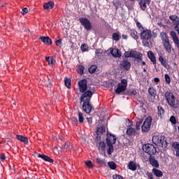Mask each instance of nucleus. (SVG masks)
I'll return each instance as SVG.
<instances>
[{"instance_id": "2", "label": "nucleus", "mask_w": 179, "mask_h": 179, "mask_svg": "<svg viewBox=\"0 0 179 179\" xmlns=\"http://www.w3.org/2000/svg\"><path fill=\"white\" fill-rule=\"evenodd\" d=\"M142 44L144 47L152 48V31L143 30L141 33Z\"/></svg>"}, {"instance_id": "59", "label": "nucleus", "mask_w": 179, "mask_h": 179, "mask_svg": "<svg viewBox=\"0 0 179 179\" xmlns=\"http://www.w3.org/2000/svg\"><path fill=\"white\" fill-rule=\"evenodd\" d=\"M87 120L89 124H92V117H87Z\"/></svg>"}, {"instance_id": "27", "label": "nucleus", "mask_w": 179, "mask_h": 179, "mask_svg": "<svg viewBox=\"0 0 179 179\" xmlns=\"http://www.w3.org/2000/svg\"><path fill=\"white\" fill-rule=\"evenodd\" d=\"M148 58H150L151 62L155 64L156 62V57H155V54L152 52V51H149L148 52Z\"/></svg>"}, {"instance_id": "26", "label": "nucleus", "mask_w": 179, "mask_h": 179, "mask_svg": "<svg viewBox=\"0 0 179 179\" xmlns=\"http://www.w3.org/2000/svg\"><path fill=\"white\" fill-rule=\"evenodd\" d=\"M138 3L140 8H141V10H146V8H148V3L146 2V1L141 0Z\"/></svg>"}, {"instance_id": "63", "label": "nucleus", "mask_w": 179, "mask_h": 179, "mask_svg": "<svg viewBox=\"0 0 179 179\" xmlns=\"http://www.w3.org/2000/svg\"><path fill=\"white\" fill-rule=\"evenodd\" d=\"M142 64H143V65H145V62H143Z\"/></svg>"}, {"instance_id": "20", "label": "nucleus", "mask_w": 179, "mask_h": 179, "mask_svg": "<svg viewBox=\"0 0 179 179\" xmlns=\"http://www.w3.org/2000/svg\"><path fill=\"white\" fill-rule=\"evenodd\" d=\"M129 170H131V171H136V169H138V164L134 162H129L128 164Z\"/></svg>"}, {"instance_id": "1", "label": "nucleus", "mask_w": 179, "mask_h": 179, "mask_svg": "<svg viewBox=\"0 0 179 179\" xmlns=\"http://www.w3.org/2000/svg\"><path fill=\"white\" fill-rule=\"evenodd\" d=\"M92 96H93V93L90 90H88L83 94L80 97V101H83V110L87 114L90 113V111H92V106H90V100L92 99Z\"/></svg>"}, {"instance_id": "53", "label": "nucleus", "mask_w": 179, "mask_h": 179, "mask_svg": "<svg viewBox=\"0 0 179 179\" xmlns=\"http://www.w3.org/2000/svg\"><path fill=\"white\" fill-rule=\"evenodd\" d=\"M69 148V143H65L64 145L62 147V150H66V149H68Z\"/></svg>"}, {"instance_id": "31", "label": "nucleus", "mask_w": 179, "mask_h": 179, "mask_svg": "<svg viewBox=\"0 0 179 179\" xmlns=\"http://www.w3.org/2000/svg\"><path fill=\"white\" fill-rule=\"evenodd\" d=\"M44 9H52L54 8V3L49 1L43 5Z\"/></svg>"}, {"instance_id": "29", "label": "nucleus", "mask_w": 179, "mask_h": 179, "mask_svg": "<svg viewBox=\"0 0 179 179\" xmlns=\"http://www.w3.org/2000/svg\"><path fill=\"white\" fill-rule=\"evenodd\" d=\"M158 110V115L160 117V118H163V116L164 115V108L162 106L157 107Z\"/></svg>"}, {"instance_id": "47", "label": "nucleus", "mask_w": 179, "mask_h": 179, "mask_svg": "<svg viewBox=\"0 0 179 179\" xmlns=\"http://www.w3.org/2000/svg\"><path fill=\"white\" fill-rule=\"evenodd\" d=\"M70 121H71L72 124H73L74 125H78V119H76V117H71L70 118Z\"/></svg>"}, {"instance_id": "50", "label": "nucleus", "mask_w": 179, "mask_h": 179, "mask_svg": "<svg viewBox=\"0 0 179 179\" xmlns=\"http://www.w3.org/2000/svg\"><path fill=\"white\" fill-rule=\"evenodd\" d=\"M136 25L137 27H138V29L141 31H143V27L142 26V24H141V22H138L136 23Z\"/></svg>"}, {"instance_id": "38", "label": "nucleus", "mask_w": 179, "mask_h": 179, "mask_svg": "<svg viewBox=\"0 0 179 179\" xmlns=\"http://www.w3.org/2000/svg\"><path fill=\"white\" fill-rule=\"evenodd\" d=\"M108 166L111 170H115V169H117V164H115L114 162H108Z\"/></svg>"}, {"instance_id": "3", "label": "nucleus", "mask_w": 179, "mask_h": 179, "mask_svg": "<svg viewBox=\"0 0 179 179\" xmlns=\"http://www.w3.org/2000/svg\"><path fill=\"white\" fill-rule=\"evenodd\" d=\"M164 97L170 107H171L172 108H178V99L174 96V94H173V92H171V91L165 92Z\"/></svg>"}, {"instance_id": "30", "label": "nucleus", "mask_w": 179, "mask_h": 179, "mask_svg": "<svg viewBox=\"0 0 179 179\" xmlns=\"http://www.w3.org/2000/svg\"><path fill=\"white\" fill-rule=\"evenodd\" d=\"M99 150L105 152H106V143L100 142L98 147Z\"/></svg>"}, {"instance_id": "41", "label": "nucleus", "mask_w": 179, "mask_h": 179, "mask_svg": "<svg viewBox=\"0 0 179 179\" xmlns=\"http://www.w3.org/2000/svg\"><path fill=\"white\" fill-rule=\"evenodd\" d=\"M78 121L79 122H83L85 121V117H83V113L78 112Z\"/></svg>"}, {"instance_id": "55", "label": "nucleus", "mask_w": 179, "mask_h": 179, "mask_svg": "<svg viewBox=\"0 0 179 179\" xmlns=\"http://www.w3.org/2000/svg\"><path fill=\"white\" fill-rule=\"evenodd\" d=\"M130 94L131 96H136L137 92L135 90H132L131 91H130Z\"/></svg>"}, {"instance_id": "43", "label": "nucleus", "mask_w": 179, "mask_h": 179, "mask_svg": "<svg viewBox=\"0 0 179 179\" xmlns=\"http://www.w3.org/2000/svg\"><path fill=\"white\" fill-rule=\"evenodd\" d=\"M97 134H104L106 132V127H99L96 129Z\"/></svg>"}, {"instance_id": "12", "label": "nucleus", "mask_w": 179, "mask_h": 179, "mask_svg": "<svg viewBox=\"0 0 179 179\" xmlns=\"http://www.w3.org/2000/svg\"><path fill=\"white\" fill-rule=\"evenodd\" d=\"M115 142H117V137L111 133L108 134L106 138V143H110V145H114Z\"/></svg>"}, {"instance_id": "60", "label": "nucleus", "mask_w": 179, "mask_h": 179, "mask_svg": "<svg viewBox=\"0 0 179 179\" xmlns=\"http://www.w3.org/2000/svg\"><path fill=\"white\" fill-rule=\"evenodd\" d=\"M122 37L124 40H127V38H128V36L127 35H122Z\"/></svg>"}, {"instance_id": "44", "label": "nucleus", "mask_w": 179, "mask_h": 179, "mask_svg": "<svg viewBox=\"0 0 179 179\" xmlns=\"http://www.w3.org/2000/svg\"><path fill=\"white\" fill-rule=\"evenodd\" d=\"M165 82L168 85H170V83H171V79L170 78V76H169V74H165Z\"/></svg>"}, {"instance_id": "56", "label": "nucleus", "mask_w": 179, "mask_h": 179, "mask_svg": "<svg viewBox=\"0 0 179 179\" xmlns=\"http://www.w3.org/2000/svg\"><path fill=\"white\" fill-rule=\"evenodd\" d=\"M55 44L56 45H61L62 44V40L59 39L56 41Z\"/></svg>"}, {"instance_id": "7", "label": "nucleus", "mask_w": 179, "mask_h": 179, "mask_svg": "<svg viewBox=\"0 0 179 179\" xmlns=\"http://www.w3.org/2000/svg\"><path fill=\"white\" fill-rule=\"evenodd\" d=\"M150 125H152V117L149 116L145 120L141 127L142 131L148 132L150 129Z\"/></svg>"}, {"instance_id": "16", "label": "nucleus", "mask_w": 179, "mask_h": 179, "mask_svg": "<svg viewBox=\"0 0 179 179\" xmlns=\"http://www.w3.org/2000/svg\"><path fill=\"white\" fill-rule=\"evenodd\" d=\"M40 40L42 43L46 44V45H51V44H52V41H51V38L48 36H41Z\"/></svg>"}, {"instance_id": "32", "label": "nucleus", "mask_w": 179, "mask_h": 179, "mask_svg": "<svg viewBox=\"0 0 179 179\" xmlns=\"http://www.w3.org/2000/svg\"><path fill=\"white\" fill-rule=\"evenodd\" d=\"M107 145L108 146V148L107 150V153H108V155H111V153L113 152H114V147L113 146V144H111V143H110V144L107 143Z\"/></svg>"}, {"instance_id": "64", "label": "nucleus", "mask_w": 179, "mask_h": 179, "mask_svg": "<svg viewBox=\"0 0 179 179\" xmlns=\"http://www.w3.org/2000/svg\"><path fill=\"white\" fill-rule=\"evenodd\" d=\"M131 1H134V0H131Z\"/></svg>"}, {"instance_id": "42", "label": "nucleus", "mask_w": 179, "mask_h": 179, "mask_svg": "<svg viewBox=\"0 0 179 179\" xmlns=\"http://www.w3.org/2000/svg\"><path fill=\"white\" fill-rule=\"evenodd\" d=\"M169 121L173 125H176V124H177V120L176 119V116H171Z\"/></svg>"}, {"instance_id": "15", "label": "nucleus", "mask_w": 179, "mask_h": 179, "mask_svg": "<svg viewBox=\"0 0 179 179\" xmlns=\"http://www.w3.org/2000/svg\"><path fill=\"white\" fill-rule=\"evenodd\" d=\"M120 67L125 69V71H129V69H131V62H128L127 60H123L120 63Z\"/></svg>"}, {"instance_id": "37", "label": "nucleus", "mask_w": 179, "mask_h": 179, "mask_svg": "<svg viewBox=\"0 0 179 179\" xmlns=\"http://www.w3.org/2000/svg\"><path fill=\"white\" fill-rule=\"evenodd\" d=\"M64 85L68 89H71V79L64 78Z\"/></svg>"}, {"instance_id": "17", "label": "nucleus", "mask_w": 179, "mask_h": 179, "mask_svg": "<svg viewBox=\"0 0 179 179\" xmlns=\"http://www.w3.org/2000/svg\"><path fill=\"white\" fill-rule=\"evenodd\" d=\"M38 157L45 160V162H48L49 163H54V159H51L50 157L45 155L38 154Z\"/></svg>"}, {"instance_id": "36", "label": "nucleus", "mask_w": 179, "mask_h": 179, "mask_svg": "<svg viewBox=\"0 0 179 179\" xmlns=\"http://www.w3.org/2000/svg\"><path fill=\"white\" fill-rule=\"evenodd\" d=\"M96 70H97V66L96 65L91 66L88 69L90 73H94Z\"/></svg>"}, {"instance_id": "22", "label": "nucleus", "mask_w": 179, "mask_h": 179, "mask_svg": "<svg viewBox=\"0 0 179 179\" xmlns=\"http://www.w3.org/2000/svg\"><path fill=\"white\" fill-rule=\"evenodd\" d=\"M169 19H170V20H171L173 26H175L176 24H178V23H179L178 16H177L176 15H173L169 16Z\"/></svg>"}, {"instance_id": "4", "label": "nucleus", "mask_w": 179, "mask_h": 179, "mask_svg": "<svg viewBox=\"0 0 179 179\" xmlns=\"http://www.w3.org/2000/svg\"><path fill=\"white\" fill-rule=\"evenodd\" d=\"M152 143L160 148L167 146V142L164 136H154L152 137Z\"/></svg>"}, {"instance_id": "21", "label": "nucleus", "mask_w": 179, "mask_h": 179, "mask_svg": "<svg viewBox=\"0 0 179 179\" xmlns=\"http://www.w3.org/2000/svg\"><path fill=\"white\" fill-rule=\"evenodd\" d=\"M16 139L20 141V142H23V143H24L25 145H27V143H29V139L27 138V137L23 136L22 135H17Z\"/></svg>"}, {"instance_id": "6", "label": "nucleus", "mask_w": 179, "mask_h": 179, "mask_svg": "<svg viewBox=\"0 0 179 179\" xmlns=\"http://www.w3.org/2000/svg\"><path fill=\"white\" fill-rule=\"evenodd\" d=\"M127 86H128V81L127 80L123 79L121 82L117 85V87L115 90V92L117 94H120L124 90H127Z\"/></svg>"}, {"instance_id": "11", "label": "nucleus", "mask_w": 179, "mask_h": 179, "mask_svg": "<svg viewBox=\"0 0 179 179\" xmlns=\"http://www.w3.org/2000/svg\"><path fill=\"white\" fill-rule=\"evenodd\" d=\"M170 36H171L175 45H176L177 48L179 49V38H178V36H177V33L174 31H171L170 32Z\"/></svg>"}, {"instance_id": "23", "label": "nucleus", "mask_w": 179, "mask_h": 179, "mask_svg": "<svg viewBox=\"0 0 179 179\" xmlns=\"http://www.w3.org/2000/svg\"><path fill=\"white\" fill-rule=\"evenodd\" d=\"M154 176L157 178L163 177V172L156 168L152 169V170Z\"/></svg>"}, {"instance_id": "45", "label": "nucleus", "mask_w": 179, "mask_h": 179, "mask_svg": "<svg viewBox=\"0 0 179 179\" xmlns=\"http://www.w3.org/2000/svg\"><path fill=\"white\" fill-rule=\"evenodd\" d=\"M85 165L88 169H93V162H92V161L85 162Z\"/></svg>"}, {"instance_id": "39", "label": "nucleus", "mask_w": 179, "mask_h": 179, "mask_svg": "<svg viewBox=\"0 0 179 179\" xmlns=\"http://www.w3.org/2000/svg\"><path fill=\"white\" fill-rule=\"evenodd\" d=\"M84 71H85V67L82 65L78 66V73H79L80 75H83Z\"/></svg>"}, {"instance_id": "54", "label": "nucleus", "mask_w": 179, "mask_h": 179, "mask_svg": "<svg viewBox=\"0 0 179 179\" xmlns=\"http://www.w3.org/2000/svg\"><path fill=\"white\" fill-rule=\"evenodd\" d=\"M82 51H87V45L86 44H83L81 45Z\"/></svg>"}, {"instance_id": "58", "label": "nucleus", "mask_w": 179, "mask_h": 179, "mask_svg": "<svg viewBox=\"0 0 179 179\" xmlns=\"http://www.w3.org/2000/svg\"><path fill=\"white\" fill-rule=\"evenodd\" d=\"M159 61L161 62V64L164 62V59L163 58V57L160 56L159 57Z\"/></svg>"}, {"instance_id": "33", "label": "nucleus", "mask_w": 179, "mask_h": 179, "mask_svg": "<svg viewBox=\"0 0 179 179\" xmlns=\"http://www.w3.org/2000/svg\"><path fill=\"white\" fill-rule=\"evenodd\" d=\"M112 38L115 41H118V40H120V38H121V36L118 33H113L112 35Z\"/></svg>"}, {"instance_id": "9", "label": "nucleus", "mask_w": 179, "mask_h": 179, "mask_svg": "<svg viewBox=\"0 0 179 179\" xmlns=\"http://www.w3.org/2000/svg\"><path fill=\"white\" fill-rule=\"evenodd\" d=\"M78 85L80 93H85L87 90V80L86 79L80 80Z\"/></svg>"}, {"instance_id": "28", "label": "nucleus", "mask_w": 179, "mask_h": 179, "mask_svg": "<svg viewBox=\"0 0 179 179\" xmlns=\"http://www.w3.org/2000/svg\"><path fill=\"white\" fill-rule=\"evenodd\" d=\"M163 45L165 47L166 51L170 54V52H171V45H170V41L163 43Z\"/></svg>"}, {"instance_id": "19", "label": "nucleus", "mask_w": 179, "mask_h": 179, "mask_svg": "<svg viewBox=\"0 0 179 179\" xmlns=\"http://www.w3.org/2000/svg\"><path fill=\"white\" fill-rule=\"evenodd\" d=\"M160 37L162 40V44H164L165 43H169L170 41L169 40V36H167V34L164 31L160 33Z\"/></svg>"}, {"instance_id": "49", "label": "nucleus", "mask_w": 179, "mask_h": 179, "mask_svg": "<svg viewBox=\"0 0 179 179\" xmlns=\"http://www.w3.org/2000/svg\"><path fill=\"white\" fill-rule=\"evenodd\" d=\"M95 54L97 57H99V55H101V54H103V50L101 49H97L95 51Z\"/></svg>"}, {"instance_id": "10", "label": "nucleus", "mask_w": 179, "mask_h": 179, "mask_svg": "<svg viewBox=\"0 0 179 179\" xmlns=\"http://www.w3.org/2000/svg\"><path fill=\"white\" fill-rule=\"evenodd\" d=\"M126 134L128 135V136H135L136 135H139V128L138 127H136V129L127 127Z\"/></svg>"}, {"instance_id": "13", "label": "nucleus", "mask_w": 179, "mask_h": 179, "mask_svg": "<svg viewBox=\"0 0 179 179\" xmlns=\"http://www.w3.org/2000/svg\"><path fill=\"white\" fill-rule=\"evenodd\" d=\"M149 162L150 164H151V166L152 167H155V169H159V167L160 166V165L159 164V161L156 159V157H155V156L150 155Z\"/></svg>"}, {"instance_id": "62", "label": "nucleus", "mask_w": 179, "mask_h": 179, "mask_svg": "<svg viewBox=\"0 0 179 179\" xmlns=\"http://www.w3.org/2000/svg\"><path fill=\"white\" fill-rule=\"evenodd\" d=\"M132 127V122L131 120H129V127Z\"/></svg>"}, {"instance_id": "57", "label": "nucleus", "mask_w": 179, "mask_h": 179, "mask_svg": "<svg viewBox=\"0 0 179 179\" xmlns=\"http://www.w3.org/2000/svg\"><path fill=\"white\" fill-rule=\"evenodd\" d=\"M154 82H155V83H159V82H160V79L159 78H155Z\"/></svg>"}, {"instance_id": "18", "label": "nucleus", "mask_w": 179, "mask_h": 179, "mask_svg": "<svg viewBox=\"0 0 179 179\" xmlns=\"http://www.w3.org/2000/svg\"><path fill=\"white\" fill-rule=\"evenodd\" d=\"M131 57L133 58H135L136 59H139L140 61H142V55L139 52H137L136 50H131Z\"/></svg>"}, {"instance_id": "25", "label": "nucleus", "mask_w": 179, "mask_h": 179, "mask_svg": "<svg viewBox=\"0 0 179 179\" xmlns=\"http://www.w3.org/2000/svg\"><path fill=\"white\" fill-rule=\"evenodd\" d=\"M172 148H173L176 151V156L179 157V143L178 142H174L172 143Z\"/></svg>"}, {"instance_id": "5", "label": "nucleus", "mask_w": 179, "mask_h": 179, "mask_svg": "<svg viewBox=\"0 0 179 179\" xmlns=\"http://www.w3.org/2000/svg\"><path fill=\"white\" fill-rule=\"evenodd\" d=\"M143 150L145 152V153L150 155V156H152V155H156L157 152L156 147H155V145L152 144H145L143 147Z\"/></svg>"}, {"instance_id": "35", "label": "nucleus", "mask_w": 179, "mask_h": 179, "mask_svg": "<svg viewBox=\"0 0 179 179\" xmlns=\"http://www.w3.org/2000/svg\"><path fill=\"white\" fill-rule=\"evenodd\" d=\"M96 163H98V164H100V166H106V160L103 159H100V158L96 159Z\"/></svg>"}, {"instance_id": "40", "label": "nucleus", "mask_w": 179, "mask_h": 179, "mask_svg": "<svg viewBox=\"0 0 179 179\" xmlns=\"http://www.w3.org/2000/svg\"><path fill=\"white\" fill-rule=\"evenodd\" d=\"M45 60L48 62L49 65H52V64L55 62V60H54V58L50 57H45Z\"/></svg>"}, {"instance_id": "46", "label": "nucleus", "mask_w": 179, "mask_h": 179, "mask_svg": "<svg viewBox=\"0 0 179 179\" xmlns=\"http://www.w3.org/2000/svg\"><path fill=\"white\" fill-rule=\"evenodd\" d=\"M162 65H163V66L164 68H166V69H170V65H169V63H167V62L166 60H164V62H162Z\"/></svg>"}, {"instance_id": "24", "label": "nucleus", "mask_w": 179, "mask_h": 179, "mask_svg": "<svg viewBox=\"0 0 179 179\" xmlns=\"http://www.w3.org/2000/svg\"><path fill=\"white\" fill-rule=\"evenodd\" d=\"M129 34L132 38L134 40H138L139 38V36H138V31L135 29H130L129 30Z\"/></svg>"}, {"instance_id": "51", "label": "nucleus", "mask_w": 179, "mask_h": 179, "mask_svg": "<svg viewBox=\"0 0 179 179\" xmlns=\"http://www.w3.org/2000/svg\"><path fill=\"white\" fill-rule=\"evenodd\" d=\"M146 176L148 177V179H155V178H153V174L150 172H147Z\"/></svg>"}, {"instance_id": "48", "label": "nucleus", "mask_w": 179, "mask_h": 179, "mask_svg": "<svg viewBox=\"0 0 179 179\" xmlns=\"http://www.w3.org/2000/svg\"><path fill=\"white\" fill-rule=\"evenodd\" d=\"M124 57H125V58H131L132 57V51L125 52H124Z\"/></svg>"}, {"instance_id": "61", "label": "nucleus", "mask_w": 179, "mask_h": 179, "mask_svg": "<svg viewBox=\"0 0 179 179\" xmlns=\"http://www.w3.org/2000/svg\"><path fill=\"white\" fill-rule=\"evenodd\" d=\"M5 159H6V157H5V155H1V160H5Z\"/></svg>"}, {"instance_id": "8", "label": "nucleus", "mask_w": 179, "mask_h": 179, "mask_svg": "<svg viewBox=\"0 0 179 179\" xmlns=\"http://www.w3.org/2000/svg\"><path fill=\"white\" fill-rule=\"evenodd\" d=\"M79 22L85 29L92 30V22H90V20H89V19L86 17H80L79 19Z\"/></svg>"}, {"instance_id": "52", "label": "nucleus", "mask_w": 179, "mask_h": 179, "mask_svg": "<svg viewBox=\"0 0 179 179\" xmlns=\"http://www.w3.org/2000/svg\"><path fill=\"white\" fill-rule=\"evenodd\" d=\"M29 12V9H27V8H24L22 11L21 13L22 15H26V13H27Z\"/></svg>"}, {"instance_id": "34", "label": "nucleus", "mask_w": 179, "mask_h": 179, "mask_svg": "<svg viewBox=\"0 0 179 179\" xmlns=\"http://www.w3.org/2000/svg\"><path fill=\"white\" fill-rule=\"evenodd\" d=\"M148 93L149 94H150V96H152L153 97H155V96H156L157 94L156 90H155V88L153 87H150L148 89Z\"/></svg>"}, {"instance_id": "14", "label": "nucleus", "mask_w": 179, "mask_h": 179, "mask_svg": "<svg viewBox=\"0 0 179 179\" xmlns=\"http://www.w3.org/2000/svg\"><path fill=\"white\" fill-rule=\"evenodd\" d=\"M109 51L110 54L113 55V57H114L115 58H121V51L117 48H110L109 49Z\"/></svg>"}]
</instances>
